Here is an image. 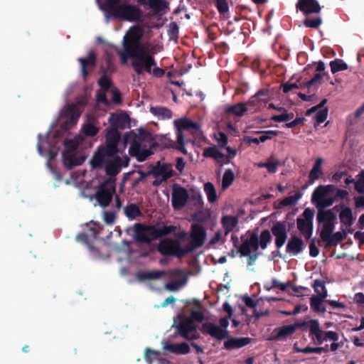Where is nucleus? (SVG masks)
Returning a JSON list of instances; mask_svg holds the SVG:
<instances>
[{
    "instance_id": "obj_16",
    "label": "nucleus",
    "mask_w": 364,
    "mask_h": 364,
    "mask_svg": "<svg viewBox=\"0 0 364 364\" xmlns=\"http://www.w3.org/2000/svg\"><path fill=\"white\" fill-rule=\"evenodd\" d=\"M272 235L275 237V245L277 248L282 247L287 239V230L285 222L276 221L271 228Z\"/></svg>"
},
{
    "instance_id": "obj_41",
    "label": "nucleus",
    "mask_w": 364,
    "mask_h": 364,
    "mask_svg": "<svg viewBox=\"0 0 364 364\" xmlns=\"http://www.w3.org/2000/svg\"><path fill=\"white\" fill-rule=\"evenodd\" d=\"M177 229L178 228L176 225H164L163 227L161 228L155 227L156 239L174 233L177 230Z\"/></svg>"
},
{
    "instance_id": "obj_23",
    "label": "nucleus",
    "mask_w": 364,
    "mask_h": 364,
    "mask_svg": "<svg viewBox=\"0 0 364 364\" xmlns=\"http://www.w3.org/2000/svg\"><path fill=\"white\" fill-rule=\"evenodd\" d=\"M78 61L81 65V72L83 77L86 79L89 69H93L97 64V55L94 50H90L86 58H80Z\"/></svg>"
},
{
    "instance_id": "obj_64",
    "label": "nucleus",
    "mask_w": 364,
    "mask_h": 364,
    "mask_svg": "<svg viewBox=\"0 0 364 364\" xmlns=\"http://www.w3.org/2000/svg\"><path fill=\"white\" fill-rule=\"evenodd\" d=\"M186 278H183L180 281L170 282L166 284V289L170 291H176L178 288L186 283Z\"/></svg>"
},
{
    "instance_id": "obj_2",
    "label": "nucleus",
    "mask_w": 364,
    "mask_h": 364,
    "mask_svg": "<svg viewBox=\"0 0 364 364\" xmlns=\"http://www.w3.org/2000/svg\"><path fill=\"white\" fill-rule=\"evenodd\" d=\"M121 135L118 130L107 129L105 145L99 146L90 159L91 167H98L104 161L105 156H114L119 153L118 144Z\"/></svg>"
},
{
    "instance_id": "obj_20",
    "label": "nucleus",
    "mask_w": 364,
    "mask_h": 364,
    "mask_svg": "<svg viewBox=\"0 0 364 364\" xmlns=\"http://www.w3.org/2000/svg\"><path fill=\"white\" fill-rule=\"evenodd\" d=\"M242 243L239 245V240L237 237L232 235V240L233 242L234 247L238 248V252L241 256L249 257L247 258V263L250 264V230L246 232V235L244 237H241Z\"/></svg>"
},
{
    "instance_id": "obj_31",
    "label": "nucleus",
    "mask_w": 364,
    "mask_h": 364,
    "mask_svg": "<svg viewBox=\"0 0 364 364\" xmlns=\"http://www.w3.org/2000/svg\"><path fill=\"white\" fill-rule=\"evenodd\" d=\"M164 274L165 272L161 270L139 271L136 273V278L140 282L156 280L160 279Z\"/></svg>"
},
{
    "instance_id": "obj_51",
    "label": "nucleus",
    "mask_w": 364,
    "mask_h": 364,
    "mask_svg": "<svg viewBox=\"0 0 364 364\" xmlns=\"http://www.w3.org/2000/svg\"><path fill=\"white\" fill-rule=\"evenodd\" d=\"M299 352L308 354V353H318L320 354L321 353H328V345H326L324 347H306L301 350H299Z\"/></svg>"
},
{
    "instance_id": "obj_36",
    "label": "nucleus",
    "mask_w": 364,
    "mask_h": 364,
    "mask_svg": "<svg viewBox=\"0 0 364 364\" xmlns=\"http://www.w3.org/2000/svg\"><path fill=\"white\" fill-rule=\"evenodd\" d=\"M247 103L240 102L234 105L228 106L225 108V112L228 115H233L235 117H241L245 112L247 111Z\"/></svg>"
},
{
    "instance_id": "obj_33",
    "label": "nucleus",
    "mask_w": 364,
    "mask_h": 364,
    "mask_svg": "<svg viewBox=\"0 0 364 364\" xmlns=\"http://www.w3.org/2000/svg\"><path fill=\"white\" fill-rule=\"evenodd\" d=\"M63 162L65 166L71 169L74 166L80 165L84 161V158H76L75 152H63Z\"/></svg>"
},
{
    "instance_id": "obj_26",
    "label": "nucleus",
    "mask_w": 364,
    "mask_h": 364,
    "mask_svg": "<svg viewBox=\"0 0 364 364\" xmlns=\"http://www.w3.org/2000/svg\"><path fill=\"white\" fill-rule=\"evenodd\" d=\"M323 293L319 296L313 295L310 299L311 309L316 313H324L326 311V307L323 305V302L328 296V291L323 288Z\"/></svg>"
},
{
    "instance_id": "obj_59",
    "label": "nucleus",
    "mask_w": 364,
    "mask_h": 364,
    "mask_svg": "<svg viewBox=\"0 0 364 364\" xmlns=\"http://www.w3.org/2000/svg\"><path fill=\"white\" fill-rule=\"evenodd\" d=\"M65 150L64 152H75L78 147V142L74 139H66L64 141Z\"/></svg>"
},
{
    "instance_id": "obj_1",
    "label": "nucleus",
    "mask_w": 364,
    "mask_h": 364,
    "mask_svg": "<svg viewBox=\"0 0 364 364\" xmlns=\"http://www.w3.org/2000/svg\"><path fill=\"white\" fill-rule=\"evenodd\" d=\"M102 9L113 18L128 22H139L144 14L138 6L122 2V0H105Z\"/></svg>"
},
{
    "instance_id": "obj_6",
    "label": "nucleus",
    "mask_w": 364,
    "mask_h": 364,
    "mask_svg": "<svg viewBox=\"0 0 364 364\" xmlns=\"http://www.w3.org/2000/svg\"><path fill=\"white\" fill-rule=\"evenodd\" d=\"M309 336L316 345H321L328 340L338 341L339 338L338 333L335 331H323L320 328V324L317 319H310L309 321Z\"/></svg>"
},
{
    "instance_id": "obj_28",
    "label": "nucleus",
    "mask_w": 364,
    "mask_h": 364,
    "mask_svg": "<svg viewBox=\"0 0 364 364\" xmlns=\"http://www.w3.org/2000/svg\"><path fill=\"white\" fill-rule=\"evenodd\" d=\"M164 349L176 355H186L190 351L188 344L185 342L181 343H171L170 342H166L164 344Z\"/></svg>"
},
{
    "instance_id": "obj_30",
    "label": "nucleus",
    "mask_w": 364,
    "mask_h": 364,
    "mask_svg": "<svg viewBox=\"0 0 364 364\" xmlns=\"http://www.w3.org/2000/svg\"><path fill=\"white\" fill-rule=\"evenodd\" d=\"M323 160L322 158H317L315 161V163L309 172V181L308 184L305 186V188L308 185H311L315 182V181L318 180L320 176L322 175L323 171L321 168Z\"/></svg>"
},
{
    "instance_id": "obj_47",
    "label": "nucleus",
    "mask_w": 364,
    "mask_h": 364,
    "mask_svg": "<svg viewBox=\"0 0 364 364\" xmlns=\"http://www.w3.org/2000/svg\"><path fill=\"white\" fill-rule=\"evenodd\" d=\"M295 332V328L291 325L283 326L277 328V338H285L292 335Z\"/></svg>"
},
{
    "instance_id": "obj_29",
    "label": "nucleus",
    "mask_w": 364,
    "mask_h": 364,
    "mask_svg": "<svg viewBox=\"0 0 364 364\" xmlns=\"http://www.w3.org/2000/svg\"><path fill=\"white\" fill-rule=\"evenodd\" d=\"M257 136H252V143L258 144L263 143L267 140L272 139L274 136H277L280 134L281 132L278 130H266L262 132H254Z\"/></svg>"
},
{
    "instance_id": "obj_55",
    "label": "nucleus",
    "mask_w": 364,
    "mask_h": 364,
    "mask_svg": "<svg viewBox=\"0 0 364 364\" xmlns=\"http://www.w3.org/2000/svg\"><path fill=\"white\" fill-rule=\"evenodd\" d=\"M82 130L84 134L87 136H96L99 132V129L91 123L84 125Z\"/></svg>"
},
{
    "instance_id": "obj_40",
    "label": "nucleus",
    "mask_w": 364,
    "mask_h": 364,
    "mask_svg": "<svg viewBox=\"0 0 364 364\" xmlns=\"http://www.w3.org/2000/svg\"><path fill=\"white\" fill-rule=\"evenodd\" d=\"M124 214L130 220H134L141 215V213L138 205L131 203L124 208Z\"/></svg>"
},
{
    "instance_id": "obj_44",
    "label": "nucleus",
    "mask_w": 364,
    "mask_h": 364,
    "mask_svg": "<svg viewBox=\"0 0 364 364\" xmlns=\"http://www.w3.org/2000/svg\"><path fill=\"white\" fill-rule=\"evenodd\" d=\"M326 193L323 188V185H320L315 188L312 193L311 201L316 205L321 202L326 196Z\"/></svg>"
},
{
    "instance_id": "obj_60",
    "label": "nucleus",
    "mask_w": 364,
    "mask_h": 364,
    "mask_svg": "<svg viewBox=\"0 0 364 364\" xmlns=\"http://www.w3.org/2000/svg\"><path fill=\"white\" fill-rule=\"evenodd\" d=\"M335 201L336 199L334 197L326 198V196L321 202L316 205V207L318 210H325V208L331 206Z\"/></svg>"
},
{
    "instance_id": "obj_42",
    "label": "nucleus",
    "mask_w": 364,
    "mask_h": 364,
    "mask_svg": "<svg viewBox=\"0 0 364 364\" xmlns=\"http://www.w3.org/2000/svg\"><path fill=\"white\" fill-rule=\"evenodd\" d=\"M269 91L266 89H262L252 96V107L255 106L256 101L260 105H265L267 102Z\"/></svg>"
},
{
    "instance_id": "obj_46",
    "label": "nucleus",
    "mask_w": 364,
    "mask_h": 364,
    "mask_svg": "<svg viewBox=\"0 0 364 364\" xmlns=\"http://www.w3.org/2000/svg\"><path fill=\"white\" fill-rule=\"evenodd\" d=\"M330 66L331 72L333 74L348 69V65L342 59L338 58L331 61Z\"/></svg>"
},
{
    "instance_id": "obj_25",
    "label": "nucleus",
    "mask_w": 364,
    "mask_h": 364,
    "mask_svg": "<svg viewBox=\"0 0 364 364\" xmlns=\"http://www.w3.org/2000/svg\"><path fill=\"white\" fill-rule=\"evenodd\" d=\"M346 237V233L345 231H338L336 232L328 233L324 237L321 238V241L326 243L325 247L329 248L333 246H337Z\"/></svg>"
},
{
    "instance_id": "obj_56",
    "label": "nucleus",
    "mask_w": 364,
    "mask_h": 364,
    "mask_svg": "<svg viewBox=\"0 0 364 364\" xmlns=\"http://www.w3.org/2000/svg\"><path fill=\"white\" fill-rule=\"evenodd\" d=\"M300 193H296L294 196H288L284 198L281 202L280 204L283 206L293 205H295L297 200L300 198Z\"/></svg>"
},
{
    "instance_id": "obj_24",
    "label": "nucleus",
    "mask_w": 364,
    "mask_h": 364,
    "mask_svg": "<svg viewBox=\"0 0 364 364\" xmlns=\"http://www.w3.org/2000/svg\"><path fill=\"white\" fill-rule=\"evenodd\" d=\"M272 235L268 230H264L262 231L259 239L257 235L255 233H252V252L256 251L258 249L259 245L262 250L267 248V244L271 241Z\"/></svg>"
},
{
    "instance_id": "obj_5",
    "label": "nucleus",
    "mask_w": 364,
    "mask_h": 364,
    "mask_svg": "<svg viewBox=\"0 0 364 364\" xmlns=\"http://www.w3.org/2000/svg\"><path fill=\"white\" fill-rule=\"evenodd\" d=\"M336 219V215L333 209L318 210L316 220L318 223V231L320 230V238L334 231Z\"/></svg>"
},
{
    "instance_id": "obj_19",
    "label": "nucleus",
    "mask_w": 364,
    "mask_h": 364,
    "mask_svg": "<svg viewBox=\"0 0 364 364\" xmlns=\"http://www.w3.org/2000/svg\"><path fill=\"white\" fill-rule=\"evenodd\" d=\"M296 8L301 11L304 16L318 14L321 10V6L317 0H298Z\"/></svg>"
},
{
    "instance_id": "obj_57",
    "label": "nucleus",
    "mask_w": 364,
    "mask_h": 364,
    "mask_svg": "<svg viewBox=\"0 0 364 364\" xmlns=\"http://www.w3.org/2000/svg\"><path fill=\"white\" fill-rule=\"evenodd\" d=\"M215 6L221 14H224L229 11V6L226 0H214Z\"/></svg>"
},
{
    "instance_id": "obj_34",
    "label": "nucleus",
    "mask_w": 364,
    "mask_h": 364,
    "mask_svg": "<svg viewBox=\"0 0 364 364\" xmlns=\"http://www.w3.org/2000/svg\"><path fill=\"white\" fill-rule=\"evenodd\" d=\"M81 114L78 105L75 104L68 105L64 110L63 115L70 119V122L75 123Z\"/></svg>"
},
{
    "instance_id": "obj_4",
    "label": "nucleus",
    "mask_w": 364,
    "mask_h": 364,
    "mask_svg": "<svg viewBox=\"0 0 364 364\" xmlns=\"http://www.w3.org/2000/svg\"><path fill=\"white\" fill-rule=\"evenodd\" d=\"M141 36V28L138 26H134L130 28L123 39V42L133 55L134 60H139V58L144 54H148L145 51L144 46L140 42Z\"/></svg>"
},
{
    "instance_id": "obj_53",
    "label": "nucleus",
    "mask_w": 364,
    "mask_h": 364,
    "mask_svg": "<svg viewBox=\"0 0 364 364\" xmlns=\"http://www.w3.org/2000/svg\"><path fill=\"white\" fill-rule=\"evenodd\" d=\"M159 352L157 350L146 348L145 350L144 358L149 364H152L154 360L159 359Z\"/></svg>"
},
{
    "instance_id": "obj_3",
    "label": "nucleus",
    "mask_w": 364,
    "mask_h": 364,
    "mask_svg": "<svg viewBox=\"0 0 364 364\" xmlns=\"http://www.w3.org/2000/svg\"><path fill=\"white\" fill-rule=\"evenodd\" d=\"M174 125L176 128V142L171 146L172 148L177 149L183 154H187L188 151L185 147V140L183 131L188 130L192 134H195L200 129V125L198 122H193L188 118H181L174 121Z\"/></svg>"
},
{
    "instance_id": "obj_52",
    "label": "nucleus",
    "mask_w": 364,
    "mask_h": 364,
    "mask_svg": "<svg viewBox=\"0 0 364 364\" xmlns=\"http://www.w3.org/2000/svg\"><path fill=\"white\" fill-rule=\"evenodd\" d=\"M290 287V282H287V283H282L277 279H272V284L269 287L265 286V288L267 290H270L274 288H279L282 291H284L287 288Z\"/></svg>"
},
{
    "instance_id": "obj_12",
    "label": "nucleus",
    "mask_w": 364,
    "mask_h": 364,
    "mask_svg": "<svg viewBox=\"0 0 364 364\" xmlns=\"http://www.w3.org/2000/svg\"><path fill=\"white\" fill-rule=\"evenodd\" d=\"M156 65L154 58L149 54H144L139 60H133L131 66L137 75H141L144 71L151 73V68Z\"/></svg>"
},
{
    "instance_id": "obj_49",
    "label": "nucleus",
    "mask_w": 364,
    "mask_h": 364,
    "mask_svg": "<svg viewBox=\"0 0 364 364\" xmlns=\"http://www.w3.org/2000/svg\"><path fill=\"white\" fill-rule=\"evenodd\" d=\"M204 191L207 195L208 200L210 203H213L216 200L217 195L216 191L213 184L210 182H208L204 185Z\"/></svg>"
},
{
    "instance_id": "obj_8",
    "label": "nucleus",
    "mask_w": 364,
    "mask_h": 364,
    "mask_svg": "<svg viewBox=\"0 0 364 364\" xmlns=\"http://www.w3.org/2000/svg\"><path fill=\"white\" fill-rule=\"evenodd\" d=\"M115 190L114 183L111 179H108L99 185L95 198L101 207L106 208L109 205Z\"/></svg>"
},
{
    "instance_id": "obj_17",
    "label": "nucleus",
    "mask_w": 364,
    "mask_h": 364,
    "mask_svg": "<svg viewBox=\"0 0 364 364\" xmlns=\"http://www.w3.org/2000/svg\"><path fill=\"white\" fill-rule=\"evenodd\" d=\"M207 236L205 229L200 224L194 223L191 225L190 238L191 241L198 248L201 247L205 241Z\"/></svg>"
},
{
    "instance_id": "obj_15",
    "label": "nucleus",
    "mask_w": 364,
    "mask_h": 364,
    "mask_svg": "<svg viewBox=\"0 0 364 364\" xmlns=\"http://www.w3.org/2000/svg\"><path fill=\"white\" fill-rule=\"evenodd\" d=\"M176 328L178 333L187 340H193L197 338L195 335L196 332V326L188 317L183 318L177 325Z\"/></svg>"
},
{
    "instance_id": "obj_18",
    "label": "nucleus",
    "mask_w": 364,
    "mask_h": 364,
    "mask_svg": "<svg viewBox=\"0 0 364 364\" xmlns=\"http://www.w3.org/2000/svg\"><path fill=\"white\" fill-rule=\"evenodd\" d=\"M202 331L205 334L210 336L218 341H222L228 337V331L213 323L206 322L202 325Z\"/></svg>"
},
{
    "instance_id": "obj_9",
    "label": "nucleus",
    "mask_w": 364,
    "mask_h": 364,
    "mask_svg": "<svg viewBox=\"0 0 364 364\" xmlns=\"http://www.w3.org/2000/svg\"><path fill=\"white\" fill-rule=\"evenodd\" d=\"M314 210L307 208H306L301 217L296 219V227L305 240H309L313 234L314 230Z\"/></svg>"
},
{
    "instance_id": "obj_35",
    "label": "nucleus",
    "mask_w": 364,
    "mask_h": 364,
    "mask_svg": "<svg viewBox=\"0 0 364 364\" xmlns=\"http://www.w3.org/2000/svg\"><path fill=\"white\" fill-rule=\"evenodd\" d=\"M341 208H342L341 211L339 213L341 223L347 227L351 226L354 222L351 208L349 207L343 208V205H341Z\"/></svg>"
},
{
    "instance_id": "obj_7",
    "label": "nucleus",
    "mask_w": 364,
    "mask_h": 364,
    "mask_svg": "<svg viewBox=\"0 0 364 364\" xmlns=\"http://www.w3.org/2000/svg\"><path fill=\"white\" fill-rule=\"evenodd\" d=\"M130 139H132V141L129 149V154L130 156L136 157L138 161L142 162L153 154V151L150 149L141 148L140 139L133 131L125 133L124 135V141L125 144L128 143Z\"/></svg>"
},
{
    "instance_id": "obj_27",
    "label": "nucleus",
    "mask_w": 364,
    "mask_h": 364,
    "mask_svg": "<svg viewBox=\"0 0 364 364\" xmlns=\"http://www.w3.org/2000/svg\"><path fill=\"white\" fill-rule=\"evenodd\" d=\"M304 242L302 239L296 235H291L286 247L287 252L292 255H297L302 252Z\"/></svg>"
},
{
    "instance_id": "obj_48",
    "label": "nucleus",
    "mask_w": 364,
    "mask_h": 364,
    "mask_svg": "<svg viewBox=\"0 0 364 364\" xmlns=\"http://www.w3.org/2000/svg\"><path fill=\"white\" fill-rule=\"evenodd\" d=\"M323 23L322 18L320 16H317L316 18H306L303 24L306 28H311L314 29L318 28Z\"/></svg>"
},
{
    "instance_id": "obj_21",
    "label": "nucleus",
    "mask_w": 364,
    "mask_h": 364,
    "mask_svg": "<svg viewBox=\"0 0 364 364\" xmlns=\"http://www.w3.org/2000/svg\"><path fill=\"white\" fill-rule=\"evenodd\" d=\"M129 117L125 112L119 114L112 113L108 119L110 126L108 129H114L115 130L124 129L129 124Z\"/></svg>"
},
{
    "instance_id": "obj_50",
    "label": "nucleus",
    "mask_w": 364,
    "mask_h": 364,
    "mask_svg": "<svg viewBox=\"0 0 364 364\" xmlns=\"http://www.w3.org/2000/svg\"><path fill=\"white\" fill-rule=\"evenodd\" d=\"M234 173L231 169L225 170L222 181V187L223 189L228 188L234 181Z\"/></svg>"
},
{
    "instance_id": "obj_63",
    "label": "nucleus",
    "mask_w": 364,
    "mask_h": 364,
    "mask_svg": "<svg viewBox=\"0 0 364 364\" xmlns=\"http://www.w3.org/2000/svg\"><path fill=\"white\" fill-rule=\"evenodd\" d=\"M359 176V179L355 181V189L358 193H364V171H360Z\"/></svg>"
},
{
    "instance_id": "obj_39",
    "label": "nucleus",
    "mask_w": 364,
    "mask_h": 364,
    "mask_svg": "<svg viewBox=\"0 0 364 364\" xmlns=\"http://www.w3.org/2000/svg\"><path fill=\"white\" fill-rule=\"evenodd\" d=\"M237 218L235 216L225 215L222 218L221 223L225 230V235L233 230L237 225Z\"/></svg>"
},
{
    "instance_id": "obj_43",
    "label": "nucleus",
    "mask_w": 364,
    "mask_h": 364,
    "mask_svg": "<svg viewBox=\"0 0 364 364\" xmlns=\"http://www.w3.org/2000/svg\"><path fill=\"white\" fill-rule=\"evenodd\" d=\"M203 156L205 158H211L216 161H218V159L223 158V154L221 153L216 146H210L207 147L204 149L203 152Z\"/></svg>"
},
{
    "instance_id": "obj_22",
    "label": "nucleus",
    "mask_w": 364,
    "mask_h": 364,
    "mask_svg": "<svg viewBox=\"0 0 364 364\" xmlns=\"http://www.w3.org/2000/svg\"><path fill=\"white\" fill-rule=\"evenodd\" d=\"M149 168L151 169V173L155 178L165 177L169 176V178L173 176V171L170 164H161L157 161L156 164H150Z\"/></svg>"
},
{
    "instance_id": "obj_38",
    "label": "nucleus",
    "mask_w": 364,
    "mask_h": 364,
    "mask_svg": "<svg viewBox=\"0 0 364 364\" xmlns=\"http://www.w3.org/2000/svg\"><path fill=\"white\" fill-rule=\"evenodd\" d=\"M150 112L161 119H169L173 115L172 111L170 109L161 106L151 107Z\"/></svg>"
},
{
    "instance_id": "obj_54",
    "label": "nucleus",
    "mask_w": 364,
    "mask_h": 364,
    "mask_svg": "<svg viewBox=\"0 0 364 364\" xmlns=\"http://www.w3.org/2000/svg\"><path fill=\"white\" fill-rule=\"evenodd\" d=\"M196 249H198V248L197 247H196V245H193L191 242H190V243L184 247H182L180 245L178 258L179 259L183 258L185 255H186L191 252H193Z\"/></svg>"
},
{
    "instance_id": "obj_10",
    "label": "nucleus",
    "mask_w": 364,
    "mask_h": 364,
    "mask_svg": "<svg viewBox=\"0 0 364 364\" xmlns=\"http://www.w3.org/2000/svg\"><path fill=\"white\" fill-rule=\"evenodd\" d=\"M93 169L105 168L106 174L109 177H115L122 169V158L117 154L114 156H105L100 166L92 167Z\"/></svg>"
},
{
    "instance_id": "obj_11",
    "label": "nucleus",
    "mask_w": 364,
    "mask_h": 364,
    "mask_svg": "<svg viewBox=\"0 0 364 364\" xmlns=\"http://www.w3.org/2000/svg\"><path fill=\"white\" fill-rule=\"evenodd\" d=\"M180 241L178 239L165 238L158 246V252L164 256H173L178 258Z\"/></svg>"
},
{
    "instance_id": "obj_32",
    "label": "nucleus",
    "mask_w": 364,
    "mask_h": 364,
    "mask_svg": "<svg viewBox=\"0 0 364 364\" xmlns=\"http://www.w3.org/2000/svg\"><path fill=\"white\" fill-rule=\"evenodd\" d=\"M250 343V338H230L224 343V348L231 350L242 348Z\"/></svg>"
},
{
    "instance_id": "obj_45",
    "label": "nucleus",
    "mask_w": 364,
    "mask_h": 364,
    "mask_svg": "<svg viewBox=\"0 0 364 364\" xmlns=\"http://www.w3.org/2000/svg\"><path fill=\"white\" fill-rule=\"evenodd\" d=\"M122 46L123 50H119L118 48H115L117 54L120 58V62L122 65H124L127 63V60L129 58L133 59V55H132L131 52L128 49V48L126 46L124 43L122 41Z\"/></svg>"
},
{
    "instance_id": "obj_62",
    "label": "nucleus",
    "mask_w": 364,
    "mask_h": 364,
    "mask_svg": "<svg viewBox=\"0 0 364 364\" xmlns=\"http://www.w3.org/2000/svg\"><path fill=\"white\" fill-rule=\"evenodd\" d=\"M97 83L105 91L109 90L112 85L111 80L107 77L106 75H103L98 80Z\"/></svg>"
},
{
    "instance_id": "obj_37",
    "label": "nucleus",
    "mask_w": 364,
    "mask_h": 364,
    "mask_svg": "<svg viewBox=\"0 0 364 364\" xmlns=\"http://www.w3.org/2000/svg\"><path fill=\"white\" fill-rule=\"evenodd\" d=\"M148 5L156 14H162L168 9V3L165 0H148Z\"/></svg>"
},
{
    "instance_id": "obj_13",
    "label": "nucleus",
    "mask_w": 364,
    "mask_h": 364,
    "mask_svg": "<svg viewBox=\"0 0 364 364\" xmlns=\"http://www.w3.org/2000/svg\"><path fill=\"white\" fill-rule=\"evenodd\" d=\"M188 198L189 195L188 191L185 188L176 183L173 185L171 203L175 210H180L183 208Z\"/></svg>"
},
{
    "instance_id": "obj_58",
    "label": "nucleus",
    "mask_w": 364,
    "mask_h": 364,
    "mask_svg": "<svg viewBox=\"0 0 364 364\" xmlns=\"http://www.w3.org/2000/svg\"><path fill=\"white\" fill-rule=\"evenodd\" d=\"M289 287L294 291L296 296L298 297L308 296L309 294H305V292L311 291V290L308 287H302V286H292L290 284Z\"/></svg>"
},
{
    "instance_id": "obj_14",
    "label": "nucleus",
    "mask_w": 364,
    "mask_h": 364,
    "mask_svg": "<svg viewBox=\"0 0 364 364\" xmlns=\"http://www.w3.org/2000/svg\"><path fill=\"white\" fill-rule=\"evenodd\" d=\"M135 240L143 243H150L152 240H156L155 226L136 224Z\"/></svg>"
},
{
    "instance_id": "obj_61",
    "label": "nucleus",
    "mask_w": 364,
    "mask_h": 364,
    "mask_svg": "<svg viewBox=\"0 0 364 364\" xmlns=\"http://www.w3.org/2000/svg\"><path fill=\"white\" fill-rule=\"evenodd\" d=\"M328 109L326 107L318 110L315 115V119L318 124H321L325 122L328 116Z\"/></svg>"
}]
</instances>
